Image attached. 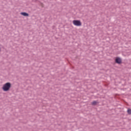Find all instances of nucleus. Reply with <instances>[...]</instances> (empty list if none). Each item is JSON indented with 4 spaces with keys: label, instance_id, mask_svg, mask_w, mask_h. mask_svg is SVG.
Returning a JSON list of instances; mask_svg holds the SVG:
<instances>
[{
    "label": "nucleus",
    "instance_id": "20e7f679",
    "mask_svg": "<svg viewBox=\"0 0 131 131\" xmlns=\"http://www.w3.org/2000/svg\"><path fill=\"white\" fill-rule=\"evenodd\" d=\"M20 15H21V16H24V17H29V14L26 12H21Z\"/></svg>",
    "mask_w": 131,
    "mask_h": 131
},
{
    "label": "nucleus",
    "instance_id": "423d86ee",
    "mask_svg": "<svg viewBox=\"0 0 131 131\" xmlns=\"http://www.w3.org/2000/svg\"><path fill=\"white\" fill-rule=\"evenodd\" d=\"M127 113L129 114H131V109L130 108H129V109L127 110Z\"/></svg>",
    "mask_w": 131,
    "mask_h": 131
},
{
    "label": "nucleus",
    "instance_id": "39448f33",
    "mask_svg": "<svg viewBox=\"0 0 131 131\" xmlns=\"http://www.w3.org/2000/svg\"><path fill=\"white\" fill-rule=\"evenodd\" d=\"M97 103H98L97 101H94L92 102V105H97Z\"/></svg>",
    "mask_w": 131,
    "mask_h": 131
},
{
    "label": "nucleus",
    "instance_id": "f257e3e1",
    "mask_svg": "<svg viewBox=\"0 0 131 131\" xmlns=\"http://www.w3.org/2000/svg\"><path fill=\"white\" fill-rule=\"evenodd\" d=\"M12 84L10 82H7L4 84L2 86V90L4 92H9L11 89Z\"/></svg>",
    "mask_w": 131,
    "mask_h": 131
},
{
    "label": "nucleus",
    "instance_id": "f03ea898",
    "mask_svg": "<svg viewBox=\"0 0 131 131\" xmlns=\"http://www.w3.org/2000/svg\"><path fill=\"white\" fill-rule=\"evenodd\" d=\"M73 24L75 26H77L78 27H79L82 25V23H81V21H80V20H73Z\"/></svg>",
    "mask_w": 131,
    "mask_h": 131
},
{
    "label": "nucleus",
    "instance_id": "7ed1b4c3",
    "mask_svg": "<svg viewBox=\"0 0 131 131\" xmlns=\"http://www.w3.org/2000/svg\"><path fill=\"white\" fill-rule=\"evenodd\" d=\"M115 62L117 64H121V62H122V60H121V58L120 57H116L115 59Z\"/></svg>",
    "mask_w": 131,
    "mask_h": 131
}]
</instances>
